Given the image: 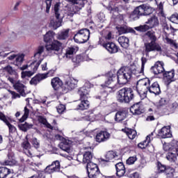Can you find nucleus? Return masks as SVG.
Segmentation results:
<instances>
[{"mask_svg": "<svg viewBox=\"0 0 178 178\" xmlns=\"http://www.w3.org/2000/svg\"><path fill=\"white\" fill-rule=\"evenodd\" d=\"M0 120H2L6 125H8L10 133H15L16 131V127L9 123L8 118H6L2 112H0Z\"/></svg>", "mask_w": 178, "mask_h": 178, "instance_id": "nucleus-31", "label": "nucleus"}, {"mask_svg": "<svg viewBox=\"0 0 178 178\" xmlns=\"http://www.w3.org/2000/svg\"><path fill=\"white\" fill-rule=\"evenodd\" d=\"M41 62H42V58L40 59V61H33L30 65H28V67H31L32 70L30 71H25L22 72V78L25 79V77H31L33 76L38 70V67L41 65Z\"/></svg>", "mask_w": 178, "mask_h": 178, "instance_id": "nucleus-12", "label": "nucleus"}, {"mask_svg": "<svg viewBox=\"0 0 178 178\" xmlns=\"http://www.w3.org/2000/svg\"><path fill=\"white\" fill-rule=\"evenodd\" d=\"M159 134L161 138H170V137H172L170 127H163L159 132Z\"/></svg>", "mask_w": 178, "mask_h": 178, "instance_id": "nucleus-30", "label": "nucleus"}, {"mask_svg": "<svg viewBox=\"0 0 178 178\" xmlns=\"http://www.w3.org/2000/svg\"><path fill=\"white\" fill-rule=\"evenodd\" d=\"M79 51V47L76 46L68 47L66 50V53L64 54L63 58H66L67 59H70L76 52Z\"/></svg>", "mask_w": 178, "mask_h": 178, "instance_id": "nucleus-34", "label": "nucleus"}, {"mask_svg": "<svg viewBox=\"0 0 178 178\" xmlns=\"http://www.w3.org/2000/svg\"><path fill=\"white\" fill-rule=\"evenodd\" d=\"M152 73L154 74H161L165 72V68H163V63L158 61L155 63V65L151 67Z\"/></svg>", "mask_w": 178, "mask_h": 178, "instance_id": "nucleus-23", "label": "nucleus"}, {"mask_svg": "<svg viewBox=\"0 0 178 178\" xmlns=\"http://www.w3.org/2000/svg\"><path fill=\"white\" fill-rule=\"evenodd\" d=\"M73 63L75 65H79V63H81L83 60H87V56L86 54L77 55L72 58Z\"/></svg>", "mask_w": 178, "mask_h": 178, "instance_id": "nucleus-39", "label": "nucleus"}, {"mask_svg": "<svg viewBox=\"0 0 178 178\" xmlns=\"http://www.w3.org/2000/svg\"><path fill=\"white\" fill-rule=\"evenodd\" d=\"M22 147L24 149V152L27 155V156H33V152L30 150L31 149V145L29 142V138L27 136L22 143Z\"/></svg>", "mask_w": 178, "mask_h": 178, "instance_id": "nucleus-24", "label": "nucleus"}, {"mask_svg": "<svg viewBox=\"0 0 178 178\" xmlns=\"http://www.w3.org/2000/svg\"><path fill=\"white\" fill-rule=\"evenodd\" d=\"M32 145H33L34 148L38 149L40 148V140H37L36 138H33L32 139Z\"/></svg>", "mask_w": 178, "mask_h": 178, "instance_id": "nucleus-57", "label": "nucleus"}, {"mask_svg": "<svg viewBox=\"0 0 178 178\" xmlns=\"http://www.w3.org/2000/svg\"><path fill=\"white\" fill-rule=\"evenodd\" d=\"M33 125L32 124H29L28 122H25L24 124H21L19 125V127L20 130L22 131H27V130H30V129H33Z\"/></svg>", "mask_w": 178, "mask_h": 178, "instance_id": "nucleus-48", "label": "nucleus"}, {"mask_svg": "<svg viewBox=\"0 0 178 178\" xmlns=\"http://www.w3.org/2000/svg\"><path fill=\"white\" fill-rule=\"evenodd\" d=\"M54 11L55 17L51 20L50 24L54 30H56V29H59V27L62 26V22H63V17H65V15H63L62 10L60 8L59 3L54 5Z\"/></svg>", "mask_w": 178, "mask_h": 178, "instance_id": "nucleus-6", "label": "nucleus"}, {"mask_svg": "<svg viewBox=\"0 0 178 178\" xmlns=\"http://www.w3.org/2000/svg\"><path fill=\"white\" fill-rule=\"evenodd\" d=\"M62 47V43L58 40H54L51 44L46 45V50L48 52H54V54H58L60 51V47Z\"/></svg>", "mask_w": 178, "mask_h": 178, "instance_id": "nucleus-18", "label": "nucleus"}, {"mask_svg": "<svg viewBox=\"0 0 178 178\" xmlns=\"http://www.w3.org/2000/svg\"><path fill=\"white\" fill-rule=\"evenodd\" d=\"M137 161V156H130L127 160V165H134V163Z\"/></svg>", "mask_w": 178, "mask_h": 178, "instance_id": "nucleus-56", "label": "nucleus"}, {"mask_svg": "<svg viewBox=\"0 0 178 178\" xmlns=\"http://www.w3.org/2000/svg\"><path fill=\"white\" fill-rule=\"evenodd\" d=\"M145 24L148 25L149 29H154V27L159 26V20L158 19V17L153 16L145 22Z\"/></svg>", "mask_w": 178, "mask_h": 178, "instance_id": "nucleus-35", "label": "nucleus"}, {"mask_svg": "<svg viewBox=\"0 0 178 178\" xmlns=\"http://www.w3.org/2000/svg\"><path fill=\"white\" fill-rule=\"evenodd\" d=\"M153 10L148 4H143L136 7L130 15L133 20H138L140 16H148L152 13Z\"/></svg>", "mask_w": 178, "mask_h": 178, "instance_id": "nucleus-5", "label": "nucleus"}, {"mask_svg": "<svg viewBox=\"0 0 178 178\" xmlns=\"http://www.w3.org/2000/svg\"><path fill=\"white\" fill-rule=\"evenodd\" d=\"M44 51H45V47L44 46H39L38 49H36L35 54H34V58L35 60L34 62H40L42 59V61L44 60V57H42V54L44 53Z\"/></svg>", "mask_w": 178, "mask_h": 178, "instance_id": "nucleus-28", "label": "nucleus"}, {"mask_svg": "<svg viewBox=\"0 0 178 178\" xmlns=\"http://www.w3.org/2000/svg\"><path fill=\"white\" fill-rule=\"evenodd\" d=\"M163 77L166 86H169L172 81H175V71L174 70L165 72L163 73Z\"/></svg>", "mask_w": 178, "mask_h": 178, "instance_id": "nucleus-26", "label": "nucleus"}, {"mask_svg": "<svg viewBox=\"0 0 178 178\" xmlns=\"http://www.w3.org/2000/svg\"><path fill=\"white\" fill-rule=\"evenodd\" d=\"M85 149H90L89 151H86L83 156L79 155L77 157V161L79 162H82V163H87L86 166L91 165L92 163V158L94 155L92 154V149L91 147H85Z\"/></svg>", "mask_w": 178, "mask_h": 178, "instance_id": "nucleus-10", "label": "nucleus"}, {"mask_svg": "<svg viewBox=\"0 0 178 178\" xmlns=\"http://www.w3.org/2000/svg\"><path fill=\"white\" fill-rule=\"evenodd\" d=\"M38 120L40 123L42 124H44L47 129H52V125L49 123V122L47 120V118H44L43 116L40 115L38 118Z\"/></svg>", "mask_w": 178, "mask_h": 178, "instance_id": "nucleus-44", "label": "nucleus"}, {"mask_svg": "<svg viewBox=\"0 0 178 178\" xmlns=\"http://www.w3.org/2000/svg\"><path fill=\"white\" fill-rule=\"evenodd\" d=\"M54 70H50L46 74H38L31 79L29 83L31 86H37V84L41 83L42 80H45L48 76H51V73H54Z\"/></svg>", "mask_w": 178, "mask_h": 178, "instance_id": "nucleus-15", "label": "nucleus"}, {"mask_svg": "<svg viewBox=\"0 0 178 178\" xmlns=\"http://www.w3.org/2000/svg\"><path fill=\"white\" fill-rule=\"evenodd\" d=\"M134 97V91L131 88H122L117 92V100L120 104H130Z\"/></svg>", "mask_w": 178, "mask_h": 178, "instance_id": "nucleus-4", "label": "nucleus"}, {"mask_svg": "<svg viewBox=\"0 0 178 178\" xmlns=\"http://www.w3.org/2000/svg\"><path fill=\"white\" fill-rule=\"evenodd\" d=\"M12 173V170L6 167H0V178H6Z\"/></svg>", "mask_w": 178, "mask_h": 178, "instance_id": "nucleus-40", "label": "nucleus"}, {"mask_svg": "<svg viewBox=\"0 0 178 178\" xmlns=\"http://www.w3.org/2000/svg\"><path fill=\"white\" fill-rule=\"evenodd\" d=\"M169 20L170 22H172V23L178 24V14H173L171 15V17L169 18Z\"/></svg>", "mask_w": 178, "mask_h": 178, "instance_id": "nucleus-55", "label": "nucleus"}, {"mask_svg": "<svg viewBox=\"0 0 178 178\" xmlns=\"http://www.w3.org/2000/svg\"><path fill=\"white\" fill-rule=\"evenodd\" d=\"M150 29H151L147 24L134 27V30H136V31H140V33H145L146 31H148V30Z\"/></svg>", "mask_w": 178, "mask_h": 178, "instance_id": "nucleus-45", "label": "nucleus"}, {"mask_svg": "<svg viewBox=\"0 0 178 178\" xmlns=\"http://www.w3.org/2000/svg\"><path fill=\"white\" fill-rule=\"evenodd\" d=\"M66 109V106L63 104H60L57 107V112L58 113H63L65 112V110Z\"/></svg>", "mask_w": 178, "mask_h": 178, "instance_id": "nucleus-58", "label": "nucleus"}, {"mask_svg": "<svg viewBox=\"0 0 178 178\" xmlns=\"http://www.w3.org/2000/svg\"><path fill=\"white\" fill-rule=\"evenodd\" d=\"M55 139L63 141L60 144V149L65 151L67 154H70V147H72V143L70 140H66V139L63 138V136L59 134L55 135Z\"/></svg>", "mask_w": 178, "mask_h": 178, "instance_id": "nucleus-14", "label": "nucleus"}, {"mask_svg": "<svg viewBox=\"0 0 178 178\" xmlns=\"http://www.w3.org/2000/svg\"><path fill=\"white\" fill-rule=\"evenodd\" d=\"M116 169V175L118 177H122V176H124V173H126V168H124V165L123 163L119 162L115 164Z\"/></svg>", "mask_w": 178, "mask_h": 178, "instance_id": "nucleus-32", "label": "nucleus"}, {"mask_svg": "<svg viewBox=\"0 0 178 178\" xmlns=\"http://www.w3.org/2000/svg\"><path fill=\"white\" fill-rule=\"evenodd\" d=\"M7 51H9V48L6 49L3 51H0V56H3V58H6V56H8L10 53H6Z\"/></svg>", "mask_w": 178, "mask_h": 178, "instance_id": "nucleus-61", "label": "nucleus"}, {"mask_svg": "<svg viewBox=\"0 0 178 178\" xmlns=\"http://www.w3.org/2000/svg\"><path fill=\"white\" fill-rule=\"evenodd\" d=\"M13 87L16 91L19 92L20 95L26 97V92H24L26 90V86H24V84H23L20 81L15 82Z\"/></svg>", "mask_w": 178, "mask_h": 178, "instance_id": "nucleus-27", "label": "nucleus"}, {"mask_svg": "<svg viewBox=\"0 0 178 178\" xmlns=\"http://www.w3.org/2000/svg\"><path fill=\"white\" fill-rule=\"evenodd\" d=\"M70 29H63L61 31L58 32L56 35L57 40L60 41H65L69 38V32Z\"/></svg>", "mask_w": 178, "mask_h": 178, "instance_id": "nucleus-33", "label": "nucleus"}, {"mask_svg": "<svg viewBox=\"0 0 178 178\" xmlns=\"http://www.w3.org/2000/svg\"><path fill=\"white\" fill-rule=\"evenodd\" d=\"M76 87H77V80L74 78H68L64 85V92L72 91V90H74Z\"/></svg>", "mask_w": 178, "mask_h": 178, "instance_id": "nucleus-17", "label": "nucleus"}, {"mask_svg": "<svg viewBox=\"0 0 178 178\" xmlns=\"http://www.w3.org/2000/svg\"><path fill=\"white\" fill-rule=\"evenodd\" d=\"M118 42L122 48H128L129 47V38L126 36H120L118 38Z\"/></svg>", "mask_w": 178, "mask_h": 178, "instance_id": "nucleus-41", "label": "nucleus"}, {"mask_svg": "<svg viewBox=\"0 0 178 178\" xmlns=\"http://www.w3.org/2000/svg\"><path fill=\"white\" fill-rule=\"evenodd\" d=\"M51 126L52 127V128H49L50 129V130H58V123L56 122V120H53Z\"/></svg>", "mask_w": 178, "mask_h": 178, "instance_id": "nucleus-60", "label": "nucleus"}, {"mask_svg": "<svg viewBox=\"0 0 178 178\" xmlns=\"http://www.w3.org/2000/svg\"><path fill=\"white\" fill-rule=\"evenodd\" d=\"M141 62L142 65L140 71H137V69L134 66L121 67L117 72V83L118 84H127L133 76L138 77V74H143L145 63H147V58L142 57Z\"/></svg>", "mask_w": 178, "mask_h": 178, "instance_id": "nucleus-1", "label": "nucleus"}, {"mask_svg": "<svg viewBox=\"0 0 178 178\" xmlns=\"http://www.w3.org/2000/svg\"><path fill=\"white\" fill-rule=\"evenodd\" d=\"M3 70H5V72H7V73H8V74H10V76H17V72H16V70H13V67H12V66L10 65H7L6 67H5L3 68Z\"/></svg>", "mask_w": 178, "mask_h": 178, "instance_id": "nucleus-49", "label": "nucleus"}, {"mask_svg": "<svg viewBox=\"0 0 178 178\" xmlns=\"http://www.w3.org/2000/svg\"><path fill=\"white\" fill-rule=\"evenodd\" d=\"M46 173H55V172H59L60 170V163L59 161H54L51 165H48L45 168Z\"/></svg>", "mask_w": 178, "mask_h": 178, "instance_id": "nucleus-20", "label": "nucleus"}, {"mask_svg": "<svg viewBox=\"0 0 178 178\" xmlns=\"http://www.w3.org/2000/svg\"><path fill=\"white\" fill-rule=\"evenodd\" d=\"M127 110L126 108H122L118 111L115 114V122H122L127 118Z\"/></svg>", "mask_w": 178, "mask_h": 178, "instance_id": "nucleus-29", "label": "nucleus"}, {"mask_svg": "<svg viewBox=\"0 0 178 178\" xmlns=\"http://www.w3.org/2000/svg\"><path fill=\"white\" fill-rule=\"evenodd\" d=\"M52 0H46V13H49V9H51V5Z\"/></svg>", "mask_w": 178, "mask_h": 178, "instance_id": "nucleus-59", "label": "nucleus"}, {"mask_svg": "<svg viewBox=\"0 0 178 178\" xmlns=\"http://www.w3.org/2000/svg\"><path fill=\"white\" fill-rule=\"evenodd\" d=\"M67 2H72V6H67L64 8V16L67 17H73L77 12L83 9L87 0H66Z\"/></svg>", "mask_w": 178, "mask_h": 178, "instance_id": "nucleus-3", "label": "nucleus"}, {"mask_svg": "<svg viewBox=\"0 0 178 178\" xmlns=\"http://www.w3.org/2000/svg\"><path fill=\"white\" fill-rule=\"evenodd\" d=\"M125 133L130 140H134L137 136V131L131 129H125Z\"/></svg>", "mask_w": 178, "mask_h": 178, "instance_id": "nucleus-43", "label": "nucleus"}, {"mask_svg": "<svg viewBox=\"0 0 178 178\" xmlns=\"http://www.w3.org/2000/svg\"><path fill=\"white\" fill-rule=\"evenodd\" d=\"M174 147H175L173 148L174 152H175L177 154V155L178 156V141H177L175 143V145H174Z\"/></svg>", "mask_w": 178, "mask_h": 178, "instance_id": "nucleus-64", "label": "nucleus"}, {"mask_svg": "<svg viewBox=\"0 0 178 178\" xmlns=\"http://www.w3.org/2000/svg\"><path fill=\"white\" fill-rule=\"evenodd\" d=\"M151 81V83L149 84V92L151 94H154V95H159L161 94V87L159 86V83L158 82H152Z\"/></svg>", "mask_w": 178, "mask_h": 178, "instance_id": "nucleus-22", "label": "nucleus"}, {"mask_svg": "<svg viewBox=\"0 0 178 178\" xmlns=\"http://www.w3.org/2000/svg\"><path fill=\"white\" fill-rule=\"evenodd\" d=\"M8 59H9V60H14L15 59L13 65H15V66H17L19 69H20V70H26V69L29 67V65H24L22 67V64L24 60V55L23 54L19 56L13 54L8 56Z\"/></svg>", "mask_w": 178, "mask_h": 178, "instance_id": "nucleus-11", "label": "nucleus"}, {"mask_svg": "<svg viewBox=\"0 0 178 178\" xmlns=\"http://www.w3.org/2000/svg\"><path fill=\"white\" fill-rule=\"evenodd\" d=\"M117 30L120 35L126 34L127 33H132V34H136V31L131 28L127 27V26L117 27Z\"/></svg>", "mask_w": 178, "mask_h": 178, "instance_id": "nucleus-38", "label": "nucleus"}, {"mask_svg": "<svg viewBox=\"0 0 178 178\" xmlns=\"http://www.w3.org/2000/svg\"><path fill=\"white\" fill-rule=\"evenodd\" d=\"M145 35L150 40V42H156L157 38L154 31H149L145 33Z\"/></svg>", "mask_w": 178, "mask_h": 178, "instance_id": "nucleus-42", "label": "nucleus"}, {"mask_svg": "<svg viewBox=\"0 0 178 178\" xmlns=\"http://www.w3.org/2000/svg\"><path fill=\"white\" fill-rule=\"evenodd\" d=\"M108 10H110L111 12H119V7L113 1H111L108 3V6L107 7Z\"/></svg>", "mask_w": 178, "mask_h": 178, "instance_id": "nucleus-46", "label": "nucleus"}, {"mask_svg": "<svg viewBox=\"0 0 178 178\" xmlns=\"http://www.w3.org/2000/svg\"><path fill=\"white\" fill-rule=\"evenodd\" d=\"M13 161H3V165H5L6 166H12V165H13Z\"/></svg>", "mask_w": 178, "mask_h": 178, "instance_id": "nucleus-63", "label": "nucleus"}, {"mask_svg": "<svg viewBox=\"0 0 178 178\" xmlns=\"http://www.w3.org/2000/svg\"><path fill=\"white\" fill-rule=\"evenodd\" d=\"M52 38H54L53 31H49L44 35V42H49L50 41H52Z\"/></svg>", "mask_w": 178, "mask_h": 178, "instance_id": "nucleus-51", "label": "nucleus"}, {"mask_svg": "<svg viewBox=\"0 0 178 178\" xmlns=\"http://www.w3.org/2000/svg\"><path fill=\"white\" fill-rule=\"evenodd\" d=\"M145 51L147 54L154 51H157V52H161V51H162V47H161V44H158L156 42L145 43Z\"/></svg>", "mask_w": 178, "mask_h": 178, "instance_id": "nucleus-16", "label": "nucleus"}, {"mask_svg": "<svg viewBox=\"0 0 178 178\" xmlns=\"http://www.w3.org/2000/svg\"><path fill=\"white\" fill-rule=\"evenodd\" d=\"M130 112L131 113H133V115H138L144 113V112H145V110H144V106H143L141 103L138 102L134 104L130 108Z\"/></svg>", "mask_w": 178, "mask_h": 178, "instance_id": "nucleus-19", "label": "nucleus"}, {"mask_svg": "<svg viewBox=\"0 0 178 178\" xmlns=\"http://www.w3.org/2000/svg\"><path fill=\"white\" fill-rule=\"evenodd\" d=\"M103 47L106 49V51H108L109 54H116L119 51V48H118L116 44L112 42L104 43Z\"/></svg>", "mask_w": 178, "mask_h": 178, "instance_id": "nucleus-25", "label": "nucleus"}, {"mask_svg": "<svg viewBox=\"0 0 178 178\" xmlns=\"http://www.w3.org/2000/svg\"><path fill=\"white\" fill-rule=\"evenodd\" d=\"M51 84L54 90H55L56 91V90H59V88H60V87H62L63 83L62 82L60 79H59V77H55L51 79Z\"/></svg>", "mask_w": 178, "mask_h": 178, "instance_id": "nucleus-37", "label": "nucleus"}, {"mask_svg": "<svg viewBox=\"0 0 178 178\" xmlns=\"http://www.w3.org/2000/svg\"><path fill=\"white\" fill-rule=\"evenodd\" d=\"M165 173H167V177L168 178H173L175 175V169L172 168H167Z\"/></svg>", "mask_w": 178, "mask_h": 178, "instance_id": "nucleus-54", "label": "nucleus"}, {"mask_svg": "<svg viewBox=\"0 0 178 178\" xmlns=\"http://www.w3.org/2000/svg\"><path fill=\"white\" fill-rule=\"evenodd\" d=\"M176 155L177 154L175 152H169L166 156V158L170 162H176L177 159Z\"/></svg>", "mask_w": 178, "mask_h": 178, "instance_id": "nucleus-50", "label": "nucleus"}, {"mask_svg": "<svg viewBox=\"0 0 178 178\" xmlns=\"http://www.w3.org/2000/svg\"><path fill=\"white\" fill-rule=\"evenodd\" d=\"M149 84H151V80L148 78L141 79L138 81L136 88L142 99L147 98V93L149 90Z\"/></svg>", "mask_w": 178, "mask_h": 178, "instance_id": "nucleus-7", "label": "nucleus"}, {"mask_svg": "<svg viewBox=\"0 0 178 178\" xmlns=\"http://www.w3.org/2000/svg\"><path fill=\"white\" fill-rule=\"evenodd\" d=\"M105 158V159H102L103 162H111V161H112L113 159H119V156L116 154L114 152L111 151L106 153Z\"/></svg>", "mask_w": 178, "mask_h": 178, "instance_id": "nucleus-36", "label": "nucleus"}, {"mask_svg": "<svg viewBox=\"0 0 178 178\" xmlns=\"http://www.w3.org/2000/svg\"><path fill=\"white\" fill-rule=\"evenodd\" d=\"M92 87V85L90 83H86L84 86L80 88L78 90V95L80 99L78 102L76 109L78 111H84L90 108V102L87 100L89 97L90 88Z\"/></svg>", "mask_w": 178, "mask_h": 178, "instance_id": "nucleus-2", "label": "nucleus"}, {"mask_svg": "<svg viewBox=\"0 0 178 178\" xmlns=\"http://www.w3.org/2000/svg\"><path fill=\"white\" fill-rule=\"evenodd\" d=\"M86 170L89 178H98L101 176V172L96 163H90L86 165Z\"/></svg>", "mask_w": 178, "mask_h": 178, "instance_id": "nucleus-13", "label": "nucleus"}, {"mask_svg": "<svg viewBox=\"0 0 178 178\" xmlns=\"http://www.w3.org/2000/svg\"><path fill=\"white\" fill-rule=\"evenodd\" d=\"M118 78L116 77V74H113V72H110L106 75V81L104 83L105 87H108L111 90L115 91L118 89Z\"/></svg>", "mask_w": 178, "mask_h": 178, "instance_id": "nucleus-9", "label": "nucleus"}, {"mask_svg": "<svg viewBox=\"0 0 178 178\" xmlns=\"http://www.w3.org/2000/svg\"><path fill=\"white\" fill-rule=\"evenodd\" d=\"M150 143H151V138H149V136H147L145 140H144L143 143H139L138 145V147L141 149H145V148H147V147Z\"/></svg>", "mask_w": 178, "mask_h": 178, "instance_id": "nucleus-47", "label": "nucleus"}, {"mask_svg": "<svg viewBox=\"0 0 178 178\" xmlns=\"http://www.w3.org/2000/svg\"><path fill=\"white\" fill-rule=\"evenodd\" d=\"M30 113V110H29V108H27L26 106L24 107V115L22 116V118L19 120L20 122H24V120H26V119H27L29 118V115Z\"/></svg>", "mask_w": 178, "mask_h": 178, "instance_id": "nucleus-53", "label": "nucleus"}, {"mask_svg": "<svg viewBox=\"0 0 178 178\" xmlns=\"http://www.w3.org/2000/svg\"><path fill=\"white\" fill-rule=\"evenodd\" d=\"M157 170L159 171V173H162V172H166V170H168V168H166V165H162L161 162H158Z\"/></svg>", "mask_w": 178, "mask_h": 178, "instance_id": "nucleus-52", "label": "nucleus"}, {"mask_svg": "<svg viewBox=\"0 0 178 178\" xmlns=\"http://www.w3.org/2000/svg\"><path fill=\"white\" fill-rule=\"evenodd\" d=\"M20 3H22V1H17L13 7V10L15 12L19 10V6H20Z\"/></svg>", "mask_w": 178, "mask_h": 178, "instance_id": "nucleus-62", "label": "nucleus"}, {"mask_svg": "<svg viewBox=\"0 0 178 178\" xmlns=\"http://www.w3.org/2000/svg\"><path fill=\"white\" fill-rule=\"evenodd\" d=\"M111 138V134L106 131H101L96 135V141L97 143H104L108 141Z\"/></svg>", "mask_w": 178, "mask_h": 178, "instance_id": "nucleus-21", "label": "nucleus"}, {"mask_svg": "<svg viewBox=\"0 0 178 178\" xmlns=\"http://www.w3.org/2000/svg\"><path fill=\"white\" fill-rule=\"evenodd\" d=\"M88 40H90V30L87 29H80L74 36V40L78 44H84Z\"/></svg>", "mask_w": 178, "mask_h": 178, "instance_id": "nucleus-8", "label": "nucleus"}]
</instances>
